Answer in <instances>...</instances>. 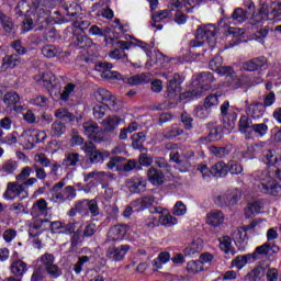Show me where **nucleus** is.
I'll return each mask as SVG.
<instances>
[{"label":"nucleus","instance_id":"obj_1","mask_svg":"<svg viewBox=\"0 0 281 281\" xmlns=\"http://www.w3.org/2000/svg\"><path fill=\"white\" fill-rule=\"evenodd\" d=\"M34 80L36 82H40V85H43L48 92L50 98L55 102H59V104H67L69 102V99L74 93H76V83L68 82L65 85L64 89L60 82H52V80L45 79V75L43 76H35Z\"/></svg>","mask_w":281,"mask_h":281},{"label":"nucleus","instance_id":"obj_2","mask_svg":"<svg viewBox=\"0 0 281 281\" xmlns=\"http://www.w3.org/2000/svg\"><path fill=\"white\" fill-rule=\"evenodd\" d=\"M214 82V75L210 71H203L199 75L192 77V89L180 94L181 100H187V102H192V100H199L203 98L205 91L212 89V83Z\"/></svg>","mask_w":281,"mask_h":281},{"label":"nucleus","instance_id":"obj_3","mask_svg":"<svg viewBox=\"0 0 281 281\" xmlns=\"http://www.w3.org/2000/svg\"><path fill=\"white\" fill-rule=\"evenodd\" d=\"M33 16L34 20L32 18H24L22 21V30L24 32H31V30H35V32H43V30L45 32H52V27L54 26L52 11L40 9Z\"/></svg>","mask_w":281,"mask_h":281},{"label":"nucleus","instance_id":"obj_4","mask_svg":"<svg viewBox=\"0 0 281 281\" xmlns=\"http://www.w3.org/2000/svg\"><path fill=\"white\" fill-rule=\"evenodd\" d=\"M115 45H117V48H114L110 53L111 58H114L115 60H122L124 58L125 60H128V55L126 54V50L131 49L132 45L140 47V49L145 52L147 58H150V56H153V46L140 40H136V44L128 41H117Z\"/></svg>","mask_w":281,"mask_h":281},{"label":"nucleus","instance_id":"obj_5","mask_svg":"<svg viewBox=\"0 0 281 281\" xmlns=\"http://www.w3.org/2000/svg\"><path fill=\"white\" fill-rule=\"evenodd\" d=\"M71 218L79 214L80 216H89L91 214L92 217L100 216V206H98V201L95 200H78L74 203V207H71L67 213Z\"/></svg>","mask_w":281,"mask_h":281},{"label":"nucleus","instance_id":"obj_6","mask_svg":"<svg viewBox=\"0 0 281 281\" xmlns=\"http://www.w3.org/2000/svg\"><path fill=\"white\" fill-rule=\"evenodd\" d=\"M123 161H126L125 157L114 156L111 157L106 162L108 170H115V172H132V170H143L142 165H138L137 160L128 159L126 164L122 165Z\"/></svg>","mask_w":281,"mask_h":281},{"label":"nucleus","instance_id":"obj_7","mask_svg":"<svg viewBox=\"0 0 281 281\" xmlns=\"http://www.w3.org/2000/svg\"><path fill=\"white\" fill-rule=\"evenodd\" d=\"M243 199V192L240 189H228L225 194L214 198L215 205L218 207H232L238 204V201Z\"/></svg>","mask_w":281,"mask_h":281},{"label":"nucleus","instance_id":"obj_8","mask_svg":"<svg viewBox=\"0 0 281 281\" xmlns=\"http://www.w3.org/2000/svg\"><path fill=\"white\" fill-rule=\"evenodd\" d=\"M223 124L234 131L236 122H238V109L231 106L229 101H224L220 106Z\"/></svg>","mask_w":281,"mask_h":281},{"label":"nucleus","instance_id":"obj_9","mask_svg":"<svg viewBox=\"0 0 281 281\" xmlns=\"http://www.w3.org/2000/svg\"><path fill=\"white\" fill-rule=\"evenodd\" d=\"M162 77L167 80V95L175 98L178 93H181V85H183V78L179 74L170 75V72H164Z\"/></svg>","mask_w":281,"mask_h":281},{"label":"nucleus","instance_id":"obj_10","mask_svg":"<svg viewBox=\"0 0 281 281\" xmlns=\"http://www.w3.org/2000/svg\"><path fill=\"white\" fill-rule=\"evenodd\" d=\"M2 196L4 201H14V199L23 201V199H27V192H25L23 184H19V182H8Z\"/></svg>","mask_w":281,"mask_h":281},{"label":"nucleus","instance_id":"obj_11","mask_svg":"<svg viewBox=\"0 0 281 281\" xmlns=\"http://www.w3.org/2000/svg\"><path fill=\"white\" fill-rule=\"evenodd\" d=\"M42 0H20L15 7L16 14L19 16H25V14H37L38 10H45L41 8Z\"/></svg>","mask_w":281,"mask_h":281},{"label":"nucleus","instance_id":"obj_12","mask_svg":"<svg viewBox=\"0 0 281 281\" xmlns=\"http://www.w3.org/2000/svg\"><path fill=\"white\" fill-rule=\"evenodd\" d=\"M128 225L126 224H117L112 226L108 232V237L105 239V245H111L113 243H122L126 238V234H128Z\"/></svg>","mask_w":281,"mask_h":281},{"label":"nucleus","instance_id":"obj_13","mask_svg":"<svg viewBox=\"0 0 281 281\" xmlns=\"http://www.w3.org/2000/svg\"><path fill=\"white\" fill-rule=\"evenodd\" d=\"M66 16L67 18H65L64 20L65 23H69V21H72V27L76 29L75 31H72V34H78V30L80 32H85L91 26V22H89L88 20H76L78 16V12L71 11V9L66 10Z\"/></svg>","mask_w":281,"mask_h":281},{"label":"nucleus","instance_id":"obj_14","mask_svg":"<svg viewBox=\"0 0 281 281\" xmlns=\"http://www.w3.org/2000/svg\"><path fill=\"white\" fill-rule=\"evenodd\" d=\"M113 69V64L109 61H101L94 65V70L101 74V78L105 80H122V75Z\"/></svg>","mask_w":281,"mask_h":281},{"label":"nucleus","instance_id":"obj_15","mask_svg":"<svg viewBox=\"0 0 281 281\" xmlns=\"http://www.w3.org/2000/svg\"><path fill=\"white\" fill-rule=\"evenodd\" d=\"M108 245L109 247L105 252L106 257L110 258V260H114V262H122V260H124V256H126V254H128L131 250L130 245H121L119 247L113 244Z\"/></svg>","mask_w":281,"mask_h":281},{"label":"nucleus","instance_id":"obj_16","mask_svg":"<svg viewBox=\"0 0 281 281\" xmlns=\"http://www.w3.org/2000/svg\"><path fill=\"white\" fill-rule=\"evenodd\" d=\"M86 153L88 154L89 161L92 165L104 164V161H106V159L111 158V151H109V150L100 151L93 145L87 146Z\"/></svg>","mask_w":281,"mask_h":281},{"label":"nucleus","instance_id":"obj_17","mask_svg":"<svg viewBox=\"0 0 281 281\" xmlns=\"http://www.w3.org/2000/svg\"><path fill=\"white\" fill-rule=\"evenodd\" d=\"M155 203V198L151 195L140 196L130 203L128 210H133L137 214L146 210H150Z\"/></svg>","mask_w":281,"mask_h":281},{"label":"nucleus","instance_id":"obj_18","mask_svg":"<svg viewBox=\"0 0 281 281\" xmlns=\"http://www.w3.org/2000/svg\"><path fill=\"white\" fill-rule=\"evenodd\" d=\"M259 190L262 194H269V196H281L280 182L273 178H269L265 182H261Z\"/></svg>","mask_w":281,"mask_h":281},{"label":"nucleus","instance_id":"obj_19","mask_svg":"<svg viewBox=\"0 0 281 281\" xmlns=\"http://www.w3.org/2000/svg\"><path fill=\"white\" fill-rule=\"evenodd\" d=\"M269 21V9L260 7L251 16L250 25L252 27H262Z\"/></svg>","mask_w":281,"mask_h":281},{"label":"nucleus","instance_id":"obj_20","mask_svg":"<svg viewBox=\"0 0 281 281\" xmlns=\"http://www.w3.org/2000/svg\"><path fill=\"white\" fill-rule=\"evenodd\" d=\"M203 251V239L196 238L190 241L182 250L186 258H196Z\"/></svg>","mask_w":281,"mask_h":281},{"label":"nucleus","instance_id":"obj_21","mask_svg":"<svg viewBox=\"0 0 281 281\" xmlns=\"http://www.w3.org/2000/svg\"><path fill=\"white\" fill-rule=\"evenodd\" d=\"M266 112L267 108L262 104V102H252L248 104L246 109V115L252 120H260L265 117Z\"/></svg>","mask_w":281,"mask_h":281},{"label":"nucleus","instance_id":"obj_22","mask_svg":"<svg viewBox=\"0 0 281 281\" xmlns=\"http://www.w3.org/2000/svg\"><path fill=\"white\" fill-rule=\"evenodd\" d=\"M150 214H159L158 218L160 221V225L164 227H172V225H177L179 220L172 216L171 214H167L164 216V209L161 206H156L149 210Z\"/></svg>","mask_w":281,"mask_h":281},{"label":"nucleus","instance_id":"obj_23","mask_svg":"<svg viewBox=\"0 0 281 281\" xmlns=\"http://www.w3.org/2000/svg\"><path fill=\"white\" fill-rule=\"evenodd\" d=\"M223 135H225L223 126H213L206 136L199 138V144L205 145L212 142H218L220 139H223Z\"/></svg>","mask_w":281,"mask_h":281},{"label":"nucleus","instance_id":"obj_24","mask_svg":"<svg viewBox=\"0 0 281 281\" xmlns=\"http://www.w3.org/2000/svg\"><path fill=\"white\" fill-rule=\"evenodd\" d=\"M267 65V57L265 56H259L255 57L252 59H249L248 61H245L243 65V69L245 71H260V69H265Z\"/></svg>","mask_w":281,"mask_h":281},{"label":"nucleus","instance_id":"obj_25","mask_svg":"<svg viewBox=\"0 0 281 281\" xmlns=\"http://www.w3.org/2000/svg\"><path fill=\"white\" fill-rule=\"evenodd\" d=\"M147 179L151 186H164L166 183V176L161 169L150 167L147 170Z\"/></svg>","mask_w":281,"mask_h":281},{"label":"nucleus","instance_id":"obj_26","mask_svg":"<svg viewBox=\"0 0 281 281\" xmlns=\"http://www.w3.org/2000/svg\"><path fill=\"white\" fill-rule=\"evenodd\" d=\"M238 128L239 133H241V135H245L246 139H251L254 121L247 115H241L239 119Z\"/></svg>","mask_w":281,"mask_h":281},{"label":"nucleus","instance_id":"obj_27","mask_svg":"<svg viewBox=\"0 0 281 281\" xmlns=\"http://www.w3.org/2000/svg\"><path fill=\"white\" fill-rule=\"evenodd\" d=\"M147 181L142 176H134L130 180V192H133V194H140V192H144L146 190Z\"/></svg>","mask_w":281,"mask_h":281},{"label":"nucleus","instance_id":"obj_28","mask_svg":"<svg viewBox=\"0 0 281 281\" xmlns=\"http://www.w3.org/2000/svg\"><path fill=\"white\" fill-rule=\"evenodd\" d=\"M95 99L104 104V106H115V97L111 93V91L100 88L97 92Z\"/></svg>","mask_w":281,"mask_h":281},{"label":"nucleus","instance_id":"obj_29","mask_svg":"<svg viewBox=\"0 0 281 281\" xmlns=\"http://www.w3.org/2000/svg\"><path fill=\"white\" fill-rule=\"evenodd\" d=\"M229 173V166L225 164V161H217L210 168L211 177H215L216 179H223V177H227Z\"/></svg>","mask_w":281,"mask_h":281},{"label":"nucleus","instance_id":"obj_30","mask_svg":"<svg viewBox=\"0 0 281 281\" xmlns=\"http://www.w3.org/2000/svg\"><path fill=\"white\" fill-rule=\"evenodd\" d=\"M55 117L58 122H61V124H71L76 122V115L69 112V109L67 108H58L55 111Z\"/></svg>","mask_w":281,"mask_h":281},{"label":"nucleus","instance_id":"obj_31","mask_svg":"<svg viewBox=\"0 0 281 281\" xmlns=\"http://www.w3.org/2000/svg\"><path fill=\"white\" fill-rule=\"evenodd\" d=\"M72 41L77 49H87L93 45V40L80 33H74Z\"/></svg>","mask_w":281,"mask_h":281},{"label":"nucleus","instance_id":"obj_32","mask_svg":"<svg viewBox=\"0 0 281 281\" xmlns=\"http://www.w3.org/2000/svg\"><path fill=\"white\" fill-rule=\"evenodd\" d=\"M42 55L44 58H60L63 56V47L46 44L42 47Z\"/></svg>","mask_w":281,"mask_h":281},{"label":"nucleus","instance_id":"obj_33","mask_svg":"<svg viewBox=\"0 0 281 281\" xmlns=\"http://www.w3.org/2000/svg\"><path fill=\"white\" fill-rule=\"evenodd\" d=\"M206 222L211 227H220L225 223V214H223V211H212L207 213Z\"/></svg>","mask_w":281,"mask_h":281},{"label":"nucleus","instance_id":"obj_34","mask_svg":"<svg viewBox=\"0 0 281 281\" xmlns=\"http://www.w3.org/2000/svg\"><path fill=\"white\" fill-rule=\"evenodd\" d=\"M0 25H2L3 32H5V34H9V36H12L15 34L14 22L12 21V18H10V15L5 14L1 10H0Z\"/></svg>","mask_w":281,"mask_h":281},{"label":"nucleus","instance_id":"obj_35","mask_svg":"<svg viewBox=\"0 0 281 281\" xmlns=\"http://www.w3.org/2000/svg\"><path fill=\"white\" fill-rule=\"evenodd\" d=\"M47 201L42 198L33 203L31 207V216H47Z\"/></svg>","mask_w":281,"mask_h":281},{"label":"nucleus","instance_id":"obj_36","mask_svg":"<svg viewBox=\"0 0 281 281\" xmlns=\"http://www.w3.org/2000/svg\"><path fill=\"white\" fill-rule=\"evenodd\" d=\"M266 273L267 269H265V267L257 266L246 273L244 281H261Z\"/></svg>","mask_w":281,"mask_h":281},{"label":"nucleus","instance_id":"obj_37","mask_svg":"<svg viewBox=\"0 0 281 281\" xmlns=\"http://www.w3.org/2000/svg\"><path fill=\"white\" fill-rule=\"evenodd\" d=\"M267 122H269V119H265L263 123L254 124L251 131V139H254V137L262 139V137L269 133V125H267Z\"/></svg>","mask_w":281,"mask_h":281},{"label":"nucleus","instance_id":"obj_38","mask_svg":"<svg viewBox=\"0 0 281 281\" xmlns=\"http://www.w3.org/2000/svg\"><path fill=\"white\" fill-rule=\"evenodd\" d=\"M228 19L232 21V23H234V25H243V23H245V21H247L249 18L247 16L245 9L235 8Z\"/></svg>","mask_w":281,"mask_h":281},{"label":"nucleus","instance_id":"obj_39","mask_svg":"<svg viewBox=\"0 0 281 281\" xmlns=\"http://www.w3.org/2000/svg\"><path fill=\"white\" fill-rule=\"evenodd\" d=\"M206 27L207 26H199L196 29V34H195L196 40H192L190 42L191 49H195V47H203V45L205 44Z\"/></svg>","mask_w":281,"mask_h":281},{"label":"nucleus","instance_id":"obj_40","mask_svg":"<svg viewBox=\"0 0 281 281\" xmlns=\"http://www.w3.org/2000/svg\"><path fill=\"white\" fill-rule=\"evenodd\" d=\"M104 133H113L120 126V116H108L101 122Z\"/></svg>","mask_w":281,"mask_h":281},{"label":"nucleus","instance_id":"obj_41","mask_svg":"<svg viewBox=\"0 0 281 281\" xmlns=\"http://www.w3.org/2000/svg\"><path fill=\"white\" fill-rule=\"evenodd\" d=\"M11 273L15 276V278H23V276L27 273V263L21 260L13 261L11 265Z\"/></svg>","mask_w":281,"mask_h":281},{"label":"nucleus","instance_id":"obj_42","mask_svg":"<svg viewBox=\"0 0 281 281\" xmlns=\"http://www.w3.org/2000/svg\"><path fill=\"white\" fill-rule=\"evenodd\" d=\"M45 139H47V134L38 130H33L27 137V142L32 147L45 142Z\"/></svg>","mask_w":281,"mask_h":281},{"label":"nucleus","instance_id":"obj_43","mask_svg":"<svg viewBox=\"0 0 281 281\" xmlns=\"http://www.w3.org/2000/svg\"><path fill=\"white\" fill-rule=\"evenodd\" d=\"M164 63H168V58L161 52L156 53V60H153V55L148 57V60L145 63V69H150L154 65H158V67H164Z\"/></svg>","mask_w":281,"mask_h":281},{"label":"nucleus","instance_id":"obj_44","mask_svg":"<svg viewBox=\"0 0 281 281\" xmlns=\"http://www.w3.org/2000/svg\"><path fill=\"white\" fill-rule=\"evenodd\" d=\"M132 147L134 150H144V142H146V132H138L132 135Z\"/></svg>","mask_w":281,"mask_h":281},{"label":"nucleus","instance_id":"obj_45","mask_svg":"<svg viewBox=\"0 0 281 281\" xmlns=\"http://www.w3.org/2000/svg\"><path fill=\"white\" fill-rule=\"evenodd\" d=\"M148 82H150V74L146 72L135 75L127 79V83L132 87H137L138 85H148Z\"/></svg>","mask_w":281,"mask_h":281},{"label":"nucleus","instance_id":"obj_46","mask_svg":"<svg viewBox=\"0 0 281 281\" xmlns=\"http://www.w3.org/2000/svg\"><path fill=\"white\" fill-rule=\"evenodd\" d=\"M220 98H221L220 92L210 93L209 95H206L203 103V108L205 109V111H211L212 109H214V106L218 104Z\"/></svg>","mask_w":281,"mask_h":281},{"label":"nucleus","instance_id":"obj_47","mask_svg":"<svg viewBox=\"0 0 281 281\" xmlns=\"http://www.w3.org/2000/svg\"><path fill=\"white\" fill-rule=\"evenodd\" d=\"M184 133L186 132L183 131V128L179 127V125H172L171 127L165 130V132L162 133V137L165 139H175V137H179Z\"/></svg>","mask_w":281,"mask_h":281},{"label":"nucleus","instance_id":"obj_48","mask_svg":"<svg viewBox=\"0 0 281 281\" xmlns=\"http://www.w3.org/2000/svg\"><path fill=\"white\" fill-rule=\"evenodd\" d=\"M19 63H21L19 55H7L2 59V67H4V69H14Z\"/></svg>","mask_w":281,"mask_h":281},{"label":"nucleus","instance_id":"obj_49","mask_svg":"<svg viewBox=\"0 0 281 281\" xmlns=\"http://www.w3.org/2000/svg\"><path fill=\"white\" fill-rule=\"evenodd\" d=\"M209 153L210 155H213V157L223 159V157H227V155L232 153V148H229L228 146H225V147L210 146Z\"/></svg>","mask_w":281,"mask_h":281},{"label":"nucleus","instance_id":"obj_50","mask_svg":"<svg viewBox=\"0 0 281 281\" xmlns=\"http://www.w3.org/2000/svg\"><path fill=\"white\" fill-rule=\"evenodd\" d=\"M175 9L160 10L151 15L153 23H161L165 19H172Z\"/></svg>","mask_w":281,"mask_h":281},{"label":"nucleus","instance_id":"obj_51","mask_svg":"<svg viewBox=\"0 0 281 281\" xmlns=\"http://www.w3.org/2000/svg\"><path fill=\"white\" fill-rule=\"evenodd\" d=\"M53 137H63L67 133V125L60 121H55L50 127Z\"/></svg>","mask_w":281,"mask_h":281},{"label":"nucleus","instance_id":"obj_52","mask_svg":"<svg viewBox=\"0 0 281 281\" xmlns=\"http://www.w3.org/2000/svg\"><path fill=\"white\" fill-rule=\"evenodd\" d=\"M266 166H280L281 156L273 155V150H268L262 158Z\"/></svg>","mask_w":281,"mask_h":281},{"label":"nucleus","instance_id":"obj_53","mask_svg":"<svg viewBox=\"0 0 281 281\" xmlns=\"http://www.w3.org/2000/svg\"><path fill=\"white\" fill-rule=\"evenodd\" d=\"M182 3H184V8H187V14H192L194 10H198L201 5H205V0H182Z\"/></svg>","mask_w":281,"mask_h":281},{"label":"nucleus","instance_id":"obj_54","mask_svg":"<svg viewBox=\"0 0 281 281\" xmlns=\"http://www.w3.org/2000/svg\"><path fill=\"white\" fill-rule=\"evenodd\" d=\"M78 161H80V154L69 153L61 161V166H65L66 168L74 167L77 166Z\"/></svg>","mask_w":281,"mask_h":281},{"label":"nucleus","instance_id":"obj_55","mask_svg":"<svg viewBox=\"0 0 281 281\" xmlns=\"http://www.w3.org/2000/svg\"><path fill=\"white\" fill-rule=\"evenodd\" d=\"M260 210H262V204H260V202L255 201L252 203H248L247 210L245 211L246 218H251V216L260 214Z\"/></svg>","mask_w":281,"mask_h":281},{"label":"nucleus","instance_id":"obj_56","mask_svg":"<svg viewBox=\"0 0 281 281\" xmlns=\"http://www.w3.org/2000/svg\"><path fill=\"white\" fill-rule=\"evenodd\" d=\"M187 271L188 273H201V271H205V267L199 259L191 260L187 263Z\"/></svg>","mask_w":281,"mask_h":281},{"label":"nucleus","instance_id":"obj_57","mask_svg":"<svg viewBox=\"0 0 281 281\" xmlns=\"http://www.w3.org/2000/svg\"><path fill=\"white\" fill-rule=\"evenodd\" d=\"M21 102V97L16 92H8L4 94V103L13 109H16V105Z\"/></svg>","mask_w":281,"mask_h":281},{"label":"nucleus","instance_id":"obj_58","mask_svg":"<svg viewBox=\"0 0 281 281\" xmlns=\"http://www.w3.org/2000/svg\"><path fill=\"white\" fill-rule=\"evenodd\" d=\"M83 131L87 137H95L100 133V127L95 123H85Z\"/></svg>","mask_w":281,"mask_h":281},{"label":"nucleus","instance_id":"obj_59","mask_svg":"<svg viewBox=\"0 0 281 281\" xmlns=\"http://www.w3.org/2000/svg\"><path fill=\"white\" fill-rule=\"evenodd\" d=\"M19 168V162L16 160L9 159L2 165V172L5 175H14Z\"/></svg>","mask_w":281,"mask_h":281},{"label":"nucleus","instance_id":"obj_60","mask_svg":"<svg viewBox=\"0 0 281 281\" xmlns=\"http://www.w3.org/2000/svg\"><path fill=\"white\" fill-rule=\"evenodd\" d=\"M222 65H223V57H221V55H215L214 58H212L209 61V69H211V71L218 72Z\"/></svg>","mask_w":281,"mask_h":281},{"label":"nucleus","instance_id":"obj_61","mask_svg":"<svg viewBox=\"0 0 281 281\" xmlns=\"http://www.w3.org/2000/svg\"><path fill=\"white\" fill-rule=\"evenodd\" d=\"M46 273H48V276H50V278H53L54 280H56V278H60V276H63V271H60V268H58V266H56L54 263L45 267V274Z\"/></svg>","mask_w":281,"mask_h":281},{"label":"nucleus","instance_id":"obj_62","mask_svg":"<svg viewBox=\"0 0 281 281\" xmlns=\"http://www.w3.org/2000/svg\"><path fill=\"white\" fill-rule=\"evenodd\" d=\"M61 194L64 195L65 201H74L77 196L76 188L67 186L61 190Z\"/></svg>","mask_w":281,"mask_h":281},{"label":"nucleus","instance_id":"obj_63","mask_svg":"<svg viewBox=\"0 0 281 281\" xmlns=\"http://www.w3.org/2000/svg\"><path fill=\"white\" fill-rule=\"evenodd\" d=\"M43 280H45V268L38 266L37 268L34 269L31 276V281H43Z\"/></svg>","mask_w":281,"mask_h":281},{"label":"nucleus","instance_id":"obj_64","mask_svg":"<svg viewBox=\"0 0 281 281\" xmlns=\"http://www.w3.org/2000/svg\"><path fill=\"white\" fill-rule=\"evenodd\" d=\"M227 166L231 175H243V165H240L238 161L233 160Z\"/></svg>","mask_w":281,"mask_h":281}]
</instances>
